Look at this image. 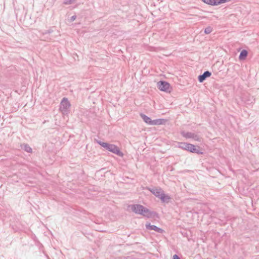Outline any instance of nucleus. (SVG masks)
I'll use <instances>...</instances> for the list:
<instances>
[{"label": "nucleus", "instance_id": "obj_12", "mask_svg": "<svg viewBox=\"0 0 259 259\" xmlns=\"http://www.w3.org/2000/svg\"><path fill=\"white\" fill-rule=\"evenodd\" d=\"M248 55V52L246 50H243L241 51L239 59L240 60H244Z\"/></svg>", "mask_w": 259, "mask_h": 259}, {"label": "nucleus", "instance_id": "obj_17", "mask_svg": "<svg viewBox=\"0 0 259 259\" xmlns=\"http://www.w3.org/2000/svg\"><path fill=\"white\" fill-rule=\"evenodd\" d=\"M231 0H217V6L223 3L230 2Z\"/></svg>", "mask_w": 259, "mask_h": 259}, {"label": "nucleus", "instance_id": "obj_5", "mask_svg": "<svg viewBox=\"0 0 259 259\" xmlns=\"http://www.w3.org/2000/svg\"><path fill=\"white\" fill-rule=\"evenodd\" d=\"M70 106V103L67 98H64L60 103V110L62 114H67Z\"/></svg>", "mask_w": 259, "mask_h": 259}, {"label": "nucleus", "instance_id": "obj_2", "mask_svg": "<svg viewBox=\"0 0 259 259\" xmlns=\"http://www.w3.org/2000/svg\"><path fill=\"white\" fill-rule=\"evenodd\" d=\"M146 189L148 190L155 196L159 198L163 203H168L171 199L170 197L168 195L165 194L160 187H147Z\"/></svg>", "mask_w": 259, "mask_h": 259}, {"label": "nucleus", "instance_id": "obj_18", "mask_svg": "<svg viewBox=\"0 0 259 259\" xmlns=\"http://www.w3.org/2000/svg\"><path fill=\"white\" fill-rule=\"evenodd\" d=\"M75 1V0H65L64 2V4L65 5H70L73 4Z\"/></svg>", "mask_w": 259, "mask_h": 259}, {"label": "nucleus", "instance_id": "obj_19", "mask_svg": "<svg viewBox=\"0 0 259 259\" xmlns=\"http://www.w3.org/2000/svg\"><path fill=\"white\" fill-rule=\"evenodd\" d=\"M76 18V16L75 15L71 16L70 19V22H71L74 21L75 20Z\"/></svg>", "mask_w": 259, "mask_h": 259}, {"label": "nucleus", "instance_id": "obj_11", "mask_svg": "<svg viewBox=\"0 0 259 259\" xmlns=\"http://www.w3.org/2000/svg\"><path fill=\"white\" fill-rule=\"evenodd\" d=\"M141 117L142 118V119L147 124L151 125L152 119L147 116V115H145L143 113H140V114Z\"/></svg>", "mask_w": 259, "mask_h": 259}, {"label": "nucleus", "instance_id": "obj_3", "mask_svg": "<svg viewBox=\"0 0 259 259\" xmlns=\"http://www.w3.org/2000/svg\"><path fill=\"white\" fill-rule=\"evenodd\" d=\"M178 147L193 153H197L198 154H203V152L199 149L200 148L199 146H195L192 144L180 142L179 143Z\"/></svg>", "mask_w": 259, "mask_h": 259}, {"label": "nucleus", "instance_id": "obj_1", "mask_svg": "<svg viewBox=\"0 0 259 259\" xmlns=\"http://www.w3.org/2000/svg\"><path fill=\"white\" fill-rule=\"evenodd\" d=\"M128 207L131 208L132 211L135 213L142 215L147 218H152L156 214V212L151 211L147 208L139 204H132L129 205Z\"/></svg>", "mask_w": 259, "mask_h": 259}, {"label": "nucleus", "instance_id": "obj_13", "mask_svg": "<svg viewBox=\"0 0 259 259\" xmlns=\"http://www.w3.org/2000/svg\"><path fill=\"white\" fill-rule=\"evenodd\" d=\"M165 120L163 119H157L155 120H152L151 125H160L163 124Z\"/></svg>", "mask_w": 259, "mask_h": 259}, {"label": "nucleus", "instance_id": "obj_14", "mask_svg": "<svg viewBox=\"0 0 259 259\" xmlns=\"http://www.w3.org/2000/svg\"><path fill=\"white\" fill-rule=\"evenodd\" d=\"M21 148L28 153H31L32 152V148L28 144H24L21 145Z\"/></svg>", "mask_w": 259, "mask_h": 259}, {"label": "nucleus", "instance_id": "obj_10", "mask_svg": "<svg viewBox=\"0 0 259 259\" xmlns=\"http://www.w3.org/2000/svg\"><path fill=\"white\" fill-rule=\"evenodd\" d=\"M53 32L52 29H49L45 32H42V37H43V39L44 40H47L48 39H50L51 37L49 36V34Z\"/></svg>", "mask_w": 259, "mask_h": 259}, {"label": "nucleus", "instance_id": "obj_7", "mask_svg": "<svg viewBox=\"0 0 259 259\" xmlns=\"http://www.w3.org/2000/svg\"><path fill=\"white\" fill-rule=\"evenodd\" d=\"M181 135L186 138H191L197 141H200L199 136L194 133L191 132H185L182 131L181 133Z\"/></svg>", "mask_w": 259, "mask_h": 259}, {"label": "nucleus", "instance_id": "obj_15", "mask_svg": "<svg viewBox=\"0 0 259 259\" xmlns=\"http://www.w3.org/2000/svg\"><path fill=\"white\" fill-rule=\"evenodd\" d=\"M203 3L211 5L217 6V0H201Z\"/></svg>", "mask_w": 259, "mask_h": 259}, {"label": "nucleus", "instance_id": "obj_16", "mask_svg": "<svg viewBox=\"0 0 259 259\" xmlns=\"http://www.w3.org/2000/svg\"><path fill=\"white\" fill-rule=\"evenodd\" d=\"M212 28L211 27L208 26L205 29L204 33L205 34H209L210 33H211L212 32Z\"/></svg>", "mask_w": 259, "mask_h": 259}, {"label": "nucleus", "instance_id": "obj_8", "mask_svg": "<svg viewBox=\"0 0 259 259\" xmlns=\"http://www.w3.org/2000/svg\"><path fill=\"white\" fill-rule=\"evenodd\" d=\"M145 226L146 229L149 230H154L156 232L160 233H162L163 232V230L162 229L158 228L155 225H151L150 223H146Z\"/></svg>", "mask_w": 259, "mask_h": 259}, {"label": "nucleus", "instance_id": "obj_20", "mask_svg": "<svg viewBox=\"0 0 259 259\" xmlns=\"http://www.w3.org/2000/svg\"><path fill=\"white\" fill-rule=\"evenodd\" d=\"M172 259H181V258L177 254H175L173 255Z\"/></svg>", "mask_w": 259, "mask_h": 259}, {"label": "nucleus", "instance_id": "obj_4", "mask_svg": "<svg viewBox=\"0 0 259 259\" xmlns=\"http://www.w3.org/2000/svg\"><path fill=\"white\" fill-rule=\"evenodd\" d=\"M97 143L110 152H111L113 153H114L119 156H123V153L120 151L119 148L116 145L103 142L100 141H98Z\"/></svg>", "mask_w": 259, "mask_h": 259}, {"label": "nucleus", "instance_id": "obj_6", "mask_svg": "<svg viewBox=\"0 0 259 259\" xmlns=\"http://www.w3.org/2000/svg\"><path fill=\"white\" fill-rule=\"evenodd\" d=\"M157 87L158 89L161 91L166 92H169L170 84L168 82L165 81H159L157 83Z\"/></svg>", "mask_w": 259, "mask_h": 259}, {"label": "nucleus", "instance_id": "obj_9", "mask_svg": "<svg viewBox=\"0 0 259 259\" xmlns=\"http://www.w3.org/2000/svg\"><path fill=\"white\" fill-rule=\"evenodd\" d=\"M211 73L209 71H205L202 74L198 76V79L200 82H203L206 78L210 76Z\"/></svg>", "mask_w": 259, "mask_h": 259}]
</instances>
